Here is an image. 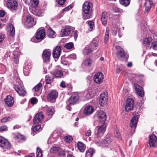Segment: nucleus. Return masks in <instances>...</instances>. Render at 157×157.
I'll return each instance as SVG.
<instances>
[{
    "mask_svg": "<svg viewBox=\"0 0 157 157\" xmlns=\"http://www.w3.org/2000/svg\"><path fill=\"white\" fill-rule=\"evenodd\" d=\"M107 126L106 123H99L97 128V132L94 137V141L96 143H100L101 145V137L105 131Z\"/></svg>",
    "mask_w": 157,
    "mask_h": 157,
    "instance_id": "f257e3e1",
    "label": "nucleus"
},
{
    "mask_svg": "<svg viewBox=\"0 0 157 157\" xmlns=\"http://www.w3.org/2000/svg\"><path fill=\"white\" fill-rule=\"evenodd\" d=\"M92 4L88 2H85L82 6V11L83 13V17L84 19L90 18L92 15Z\"/></svg>",
    "mask_w": 157,
    "mask_h": 157,
    "instance_id": "f03ea898",
    "label": "nucleus"
},
{
    "mask_svg": "<svg viewBox=\"0 0 157 157\" xmlns=\"http://www.w3.org/2000/svg\"><path fill=\"white\" fill-rule=\"evenodd\" d=\"M79 96L77 92L73 93L71 96L66 101L67 105H74L78 101Z\"/></svg>",
    "mask_w": 157,
    "mask_h": 157,
    "instance_id": "7ed1b4c3",
    "label": "nucleus"
},
{
    "mask_svg": "<svg viewBox=\"0 0 157 157\" xmlns=\"http://www.w3.org/2000/svg\"><path fill=\"white\" fill-rule=\"evenodd\" d=\"M36 22L30 15H28L26 17V21L25 22V26L27 28L33 27L36 24Z\"/></svg>",
    "mask_w": 157,
    "mask_h": 157,
    "instance_id": "20e7f679",
    "label": "nucleus"
},
{
    "mask_svg": "<svg viewBox=\"0 0 157 157\" xmlns=\"http://www.w3.org/2000/svg\"><path fill=\"white\" fill-rule=\"evenodd\" d=\"M0 147L4 149H9L11 148V146L7 139L0 136Z\"/></svg>",
    "mask_w": 157,
    "mask_h": 157,
    "instance_id": "39448f33",
    "label": "nucleus"
},
{
    "mask_svg": "<svg viewBox=\"0 0 157 157\" xmlns=\"http://www.w3.org/2000/svg\"><path fill=\"white\" fill-rule=\"evenodd\" d=\"M58 96V93L55 90L51 91L47 95V98L52 102H55Z\"/></svg>",
    "mask_w": 157,
    "mask_h": 157,
    "instance_id": "423d86ee",
    "label": "nucleus"
},
{
    "mask_svg": "<svg viewBox=\"0 0 157 157\" xmlns=\"http://www.w3.org/2000/svg\"><path fill=\"white\" fill-rule=\"evenodd\" d=\"M45 37V32L44 29H38L35 34V37L37 40L41 41Z\"/></svg>",
    "mask_w": 157,
    "mask_h": 157,
    "instance_id": "0eeeda50",
    "label": "nucleus"
},
{
    "mask_svg": "<svg viewBox=\"0 0 157 157\" xmlns=\"http://www.w3.org/2000/svg\"><path fill=\"white\" fill-rule=\"evenodd\" d=\"M117 50L116 55L119 59H121L122 58L125 57L126 54L122 47L119 46H117L116 47Z\"/></svg>",
    "mask_w": 157,
    "mask_h": 157,
    "instance_id": "6e6552de",
    "label": "nucleus"
},
{
    "mask_svg": "<svg viewBox=\"0 0 157 157\" xmlns=\"http://www.w3.org/2000/svg\"><path fill=\"white\" fill-rule=\"evenodd\" d=\"M149 144L150 147H155L157 146V138L155 135L149 136Z\"/></svg>",
    "mask_w": 157,
    "mask_h": 157,
    "instance_id": "1a4fd4ad",
    "label": "nucleus"
},
{
    "mask_svg": "<svg viewBox=\"0 0 157 157\" xmlns=\"http://www.w3.org/2000/svg\"><path fill=\"white\" fill-rule=\"evenodd\" d=\"M108 97L107 93L106 92L102 93L100 96L99 104L102 106H103L107 103Z\"/></svg>",
    "mask_w": 157,
    "mask_h": 157,
    "instance_id": "9d476101",
    "label": "nucleus"
},
{
    "mask_svg": "<svg viewBox=\"0 0 157 157\" xmlns=\"http://www.w3.org/2000/svg\"><path fill=\"white\" fill-rule=\"evenodd\" d=\"M97 117L99 123H106L105 122L106 119V115L104 112L101 110L99 111Z\"/></svg>",
    "mask_w": 157,
    "mask_h": 157,
    "instance_id": "9b49d317",
    "label": "nucleus"
},
{
    "mask_svg": "<svg viewBox=\"0 0 157 157\" xmlns=\"http://www.w3.org/2000/svg\"><path fill=\"white\" fill-rule=\"evenodd\" d=\"M134 106V101L132 98H128L126 101L125 109L128 112L133 109Z\"/></svg>",
    "mask_w": 157,
    "mask_h": 157,
    "instance_id": "f8f14e48",
    "label": "nucleus"
},
{
    "mask_svg": "<svg viewBox=\"0 0 157 157\" xmlns=\"http://www.w3.org/2000/svg\"><path fill=\"white\" fill-rule=\"evenodd\" d=\"M94 82L98 84H100L103 81L104 79L103 74L101 72L96 73L94 77Z\"/></svg>",
    "mask_w": 157,
    "mask_h": 157,
    "instance_id": "ddd939ff",
    "label": "nucleus"
},
{
    "mask_svg": "<svg viewBox=\"0 0 157 157\" xmlns=\"http://www.w3.org/2000/svg\"><path fill=\"white\" fill-rule=\"evenodd\" d=\"M51 55V52L48 49H45L43 51L42 54V57L44 61L45 62H49Z\"/></svg>",
    "mask_w": 157,
    "mask_h": 157,
    "instance_id": "4468645a",
    "label": "nucleus"
},
{
    "mask_svg": "<svg viewBox=\"0 0 157 157\" xmlns=\"http://www.w3.org/2000/svg\"><path fill=\"white\" fill-rule=\"evenodd\" d=\"M6 5L9 8L13 10H16L18 6L17 2L14 0H8L6 1Z\"/></svg>",
    "mask_w": 157,
    "mask_h": 157,
    "instance_id": "2eb2a0df",
    "label": "nucleus"
},
{
    "mask_svg": "<svg viewBox=\"0 0 157 157\" xmlns=\"http://www.w3.org/2000/svg\"><path fill=\"white\" fill-rule=\"evenodd\" d=\"M72 31V28L71 27L67 26L61 30L60 35L61 36H67L71 33Z\"/></svg>",
    "mask_w": 157,
    "mask_h": 157,
    "instance_id": "dca6fc26",
    "label": "nucleus"
},
{
    "mask_svg": "<svg viewBox=\"0 0 157 157\" xmlns=\"http://www.w3.org/2000/svg\"><path fill=\"white\" fill-rule=\"evenodd\" d=\"M4 100L6 104L8 107L12 106L14 102L13 97L10 95L7 96Z\"/></svg>",
    "mask_w": 157,
    "mask_h": 157,
    "instance_id": "f3484780",
    "label": "nucleus"
},
{
    "mask_svg": "<svg viewBox=\"0 0 157 157\" xmlns=\"http://www.w3.org/2000/svg\"><path fill=\"white\" fill-rule=\"evenodd\" d=\"M134 85L137 94L141 97H143L144 95V93L143 88L136 83H134Z\"/></svg>",
    "mask_w": 157,
    "mask_h": 157,
    "instance_id": "a211bd4d",
    "label": "nucleus"
},
{
    "mask_svg": "<svg viewBox=\"0 0 157 157\" xmlns=\"http://www.w3.org/2000/svg\"><path fill=\"white\" fill-rule=\"evenodd\" d=\"M14 88L20 96H24L26 94L25 91L21 86L15 85L14 86Z\"/></svg>",
    "mask_w": 157,
    "mask_h": 157,
    "instance_id": "6ab92c4d",
    "label": "nucleus"
},
{
    "mask_svg": "<svg viewBox=\"0 0 157 157\" xmlns=\"http://www.w3.org/2000/svg\"><path fill=\"white\" fill-rule=\"evenodd\" d=\"M155 3L153 2L152 0H145L144 5L146 6L145 12L148 13L150 10L151 7L155 5Z\"/></svg>",
    "mask_w": 157,
    "mask_h": 157,
    "instance_id": "aec40b11",
    "label": "nucleus"
},
{
    "mask_svg": "<svg viewBox=\"0 0 157 157\" xmlns=\"http://www.w3.org/2000/svg\"><path fill=\"white\" fill-rule=\"evenodd\" d=\"M44 117V114L42 112L37 113L34 118V123L37 124L40 123L42 121Z\"/></svg>",
    "mask_w": 157,
    "mask_h": 157,
    "instance_id": "412c9836",
    "label": "nucleus"
},
{
    "mask_svg": "<svg viewBox=\"0 0 157 157\" xmlns=\"http://www.w3.org/2000/svg\"><path fill=\"white\" fill-rule=\"evenodd\" d=\"M61 47L60 46H56L53 49L52 54L54 58H59L61 54Z\"/></svg>",
    "mask_w": 157,
    "mask_h": 157,
    "instance_id": "4be33fe9",
    "label": "nucleus"
},
{
    "mask_svg": "<svg viewBox=\"0 0 157 157\" xmlns=\"http://www.w3.org/2000/svg\"><path fill=\"white\" fill-rule=\"evenodd\" d=\"M108 13L105 11H104L102 13L101 20L102 24L104 26H105L107 23L108 20Z\"/></svg>",
    "mask_w": 157,
    "mask_h": 157,
    "instance_id": "5701e85b",
    "label": "nucleus"
},
{
    "mask_svg": "<svg viewBox=\"0 0 157 157\" xmlns=\"http://www.w3.org/2000/svg\"><path fill=\"white\" fill-rule=\"evenodd\" d=\"M94 111L93 107L91 106L88 105L85 108L84 113L85 115H88L92 113Z\"/></svg>",
    "mask_w": 157,
    "mask_h": 157,
    "instance_id": "b1692460",
    "label": "nucleus"
},
{
    "mask_svg": "<svg viewBox=\"0 0 157 157\" xmlns=\"http://www.w3.org/2000/svg\"><path fill=\"white\" fill-rule=\"evenodd\" d=\"M8 28L9 29V34L11 36H13L15 34V30L13 25L11 24H9L8 26Z\"/></svg>",
    "mask_w": 157,
    "mask_h": 157,
    "instance_id": "393cba45",
    "label": "nucleus"
},
{
    "mask_svg": "<svg viewBox=\"0 0 157 157\" xmlns=\"http://www.w3.org/2000/svg\"><path fill=\"white\" fill-rule=\"evenodd\" d=\"M138 117L136 116L134 117L132 119L130 124L132 128L135 129L136 128L138 122Z\"/></svg>",
    "mask_w": 157,
    "mask_h": 157,
    "instance_id": "a878e982",
    "label": "nucleus"
},
{
    "mask_svg": "<svg viewBox=\"0 0 157 157\" xmlns=\"http://www.w3.org/2000/svg\"><path fill=\"white\" fill-rule=\"evenodd\" d=\"M31 68V64L30 63H26L24 68V72L25 75H27V73H29V70Z\"/></svg>",
    "mask_w": 157,
    "mask_h": 157,
    "instance_id": "bb28decb",
    "label": "nucleus"
},
{
    "mask_svg": "<svg viewBox=\"0 0 157 157\" xmlns=\"http://www.w3.org/2000/svg\"><path fill=\"white\" fill-rule=\"evenodd\" d=\"M152 38L150 37L144 38L142 43L145 45H149L152 43Z\"/></svg>",
    "mask_w": 157,
    "mask_h": 157,
    "instance_id": "cd10ccee",
    "label": "nucleus"
},
{
    "mask_svg": "<svg viewBox=\"0 0 157 157\" xmlns=\"http://www.w3.org/2000/svg\"><path fill=\"white\" fill-rule=\"evenodd\" d=\"M47 33L48 36L50 38H53L56 36L55 32L51 28L48 29Z\"/></svg>",
    "mask_w": 157,
    "mask_h": 157,
    "instance_id": "c85d7f7f",
    "label": "nucleus"
},
{
    "mask_svg": "<svg viewBox=\"0 0 157 157\" xmlns=\"http://www.w3.org/2000/svg\"><path fill=\"white\" fill-rule=\"evenodd\" d=\"M14 139L18 142H20L25 140V136L21 134H18L14 137Z\"/></svg>",
    "mask_w": 157,
    "mask_h": 157,
    "instance_id": "c756f323",
    "label": "nucleus"
},
{
    "mask_svg": "<svg viewBox=\"0 0 157 157\" xmlns=\"http://www.w3.org/2000/svg\"><path fill=\"white\" fill-rule=\"evenodd\" d=\"M93 52V50L91 48L86 46L83 49V53L84 55H87Z\"/></svg>",
    "mask_w": 157,
    "mask_h": 157,
    "instance_id": "7c9ffc66",
    "label": "nucleus"
},
{
    "mask_svg": "<svg viewBox=\"0 0 157 157\" xmlns=\"http://www.w3.org/2000/svg\"><path fill=\"white\" fill-rule=\"evenodd\" d=\"M53 75L56 78H61L63 75V72L60 70H56L54 72Z\"/></svg>",
    "mask_w": 157,
    "mask_h": 157,
    "instance_id": "2f4dec72",
    "label": "nucleus"
},
{
    "mask_svg": "<svg viewBox=\"0 0 157 157\" xmlns=\"http://www.w3.org/2000/svg\"><path fill=\"white\" fill-rule=\"evenodd\" d=\"M78 147L79 150L81 152H84L86 147L84 144L80 142H79L78 143Z\"/></svg>",
    "mask_w": 157,
    "mask_h": 157,
    "instance_id": "473e14b6",
    "label": "nucleus"
},
{
    "mask_svg": "<svg viewBox=\"0 0 157 157\" xmlns=\"http://www.w3.org/2000/svg\"><path fill=\"white\" fill-rule=\"evenodd\" d=\"M55 111V109L53 107H49L47 109L46 113L48 116L52 115L54 113Z\"/></svg>",
    "mask_w": 157,
    "mask_h": 157,
    "instance_id": "72a5a7b5",
    "label": "nucleus"
},
{
    "mask_svg": "<svg viewBox=\"0 0 157 157\" xmlns=\"http://www.w3.org/2000/svg\"><path fill=\"white\" fill-rule=\"evenodd\" d=\"M94 153V151L93 149H89L86 152V157H92Z\"/></svg>",
    "mask_w": 157,
    "mask_h": 157,
    "instance_id": "f704fd0d",
    "label": "nucleus"
},
{
    "mask_svg": "<svg viewBox=\"0 0 157 157\" xmlns=\"http://www.w3.org/2000/svg\"><path fill=\"white\" fill-rule=\"evenodd\" d=\"M92 61L90 58H87L83 62V64L87 67L90 66L92 63Z\"/></svg>",
    "mask_w": 157,
    "mask_h": 157,
    "instance_id": "c9c22d12",
    "label": "nucleus"
},
{
    "mask_svg": "<svg viewBox=\"0 0 157 157\" xmlns=\"http://www.w3.org/2000/svg\"><path fill=\"white\" fill-rule=\"evenodd\" d=\"M102 140H101V144L100 145V143H98L99 144V146H102V144H109L110 143V142H111V139L110 137H106V138H105V139L104 140V141H103V142H102Z\"/></svg>",
    "mask_w": 157,
    "mask_h": 157,
    "instance_id": "e433bc0d",
    "label": "nucleus"
},
{
    "mask_svg": "<svg viewBox=\"0 0 157 157\" xmlns=\"http://www.w3.org/2000/svg\"><path fill=\"white\" fill-rule=\"evenodd\" d=\"M119 2L121 5L127 6L130 4V0H119Z\"/></svg>",
    "mask_w": 157,
    "mask_h": 157,
    "instance_id": "4c0bfd02",
    "label": "nucleus"
},
{
    "mask_svg": "<svg viewBox=\"0 0 157 157\" xmlns=\"http://www.w3.org/2000/svg\"><path fill=\"white\" fill-rule=\"evenodd\" d=\"M109 28H107L106 30L105 35L104 38V42L105 43L108 42L109 39Z\"/></svg>",
    "mask_w": 157,
    "mask_h": 157,
    "instance_id": "58836bf2",
    "label": "nucleus"
},
{
    "mask_svg": "<svg viewBox=\"0 0 157 157\" xmlns=\"http://www.w3.org/2000/svg\"><path fill=\"white\" fill-rule=\"evenodd\" d=\"M39 4L38 0H31L30 4L33 7H36Z\"/></svg>",
    "mask_w": 157,
    "mask_h": 157,
    "instance_id": "ea45409f",
    "label": "nucleus"
},
{
    "mask_svg": "<svg viewBox=\"0 0 157 157\" xmlns=\"http://www.w3.org/2000/svg\"><path fill=\"white\" fill-rule=\"evenodd\" d=\"M45 78L47 84H51L53 81V78H51L49 75L46 76Z\"/></svg>",
    "mask_w": 157,
    "mask_h": 157,
    "instance_id": "a19ab883",
    "label": "nucleus"
},
{
    "mask_svg": "<svg viewBox=\"0 0 157 157\" xmlns=\"http://www.w3.org/2000/svg\"><path fill=\"white\" fill-rule=\"evenodd\" d=\"M87 24L90 27L89 30L90 31H91L94 28V23L93 22L91 21H89L87 22Z\"/></svg>",
    "mask_w": 157,
    "mask_h": 157,
    "instance_id": "79ce46f5",
    "label": "nucleus"
},
{
    "mask_svg": "<svg viewBox=\"0 0 157 157\" xmlns=\"http://www.w3.org/2000/svg\"><path fill=\"white\" fill-rule=\"evenodd\" d=\"M42 154L41 150L37 147L36 148V157H42Z\"/></svg>",
    "mask_w": 157,
    "mask_h": 157,
    "instance_id": "37998d69",
    "label": "nucleus"
},
{
    "mask_svg": "<svg viewBox=\"0 0 157 157\" xmlns=\"http://www.w3.org/2000/svg\"><path fill=\"white\" fill-rule=\"evenodd\" d=\"M42 86V84L41 83H39L36 85L33 89L35 91H38Z\"/></svg>",
    "mask_w": 157,
    "mask_h": 157,
    "instance_id": "c03bdc74",
    "label": "nucleus"
},
{
    "mask_svg": "<svg viewBox=\"0 0 157 157\" xmlns=\"http://www.w3.org/2000/svg\"><path fill=\"white\" fill-rule=\"evenodd\" d=\"M59 147L53 146L51 149V151L53 153H56L59 149Z\"/></svg>",
    "mask_w": 157,
    "mask_h": 157,
    "instance_id": "a18cd8bd",
    "label": "nucleus"
},
{
    "mask_svg": "<svg viewBox=\"0 0 157 157\" xmlns=\"http://www.w3.org/2000/svg\"><path fill=\"white\" fill-rule=\"evenodd\" d=\"M74 47V45L72 43H68L65 44V47L68 49H70Z\"/></svg>",
    "mask_w": 157,
    "mask_h": 157,
    "instance_id": "49530a36",
    "label": "nucleus"
},
{
    "mask_svg": "<svg viewBox=\"0 0 157 157\" xmlns=\"http://www.w3.org/2000/svg\"><path fill=\"white\" fill-rule=\"evenodd\" d=\"M11 118L10 117H6L2 118L1 121V122L2 123H4L8 121H11Z\"/></svg>",
    "mask_w": 157,
    "mask_h": 157,
    "instance_id": "de8ad7c7",
    "label": "nucleus"
},
{
    "mask_svg": "<svg viewBox=\"0 0 157 157\" xmlns=\"http://www.w3.org/2000/svg\"><path fill=\"white\" fill-rule=\"evenodd\" d=\"M65 141L68 143H70L72 140V138L70 136H66L64 137Z\"/></svg>",
    "mask_w": 157,
    "mask_h": 157,
    "instance_id": "09e8293b",
    "label": "nucleus"
},
{
    "mask_svg": "<svg viewBox=\"0 0 157 157\" xmlns=\"http://www.w3.org/2000/svg\"><path fill=\"white\" fill-rule=\"evenodd\" d=\"M30 101L32 104L34 105L37 102L38 100L37 98L33 97L30 99Z\"/></svg>",
    "mask_w": 157,
    "mask_h": 157,
    "instance_id": "8fccbe9b",
    "label": "nucleus"
},
{
    "mask_svg": "<svg viewBox=\"0 0 157 157\" xmlns=\"http://www.w3.org/2000/svg\"><path fill=\"white\" fill-rule=\"evenodd\" d=\"M151 48L153 49L157 50V42H154L152 44Z\"/></svg>",
    "mask_w": 157,
    "mask_h": 157,
    "instance_id": "3c124183",
    "label": "nucleus"
},
{
    "mask_svg": "<svg viewBox=\"0 0 157 157\" xmlns=\"http://www.w3.org/2000/svg\"><path fill=\"white\" fill-rule=\"evenodd\" d=\"M115 136L117 138L119 139H121V136L118 130H116L115 131Z\"/></svg>",
    "mask_w": 157,
    "mask_h": 157,
    "instance_id": "603ef678",
    "label": "nucleus"
},
{
    "mask_svg": "<svg viewBox=\"0 0 157 157\" xmlns=\"http://www.w3.org/2000/svg\"><path fill=\"white\" fill-rule=\"evenodd\" d=\"M41 128L40 125L39 124L36 125L33 128V130L34 132H36L39 130Z\"/></svg>",
    "mask_w": 157,
    "mask_h": 157,
    "instance_id": "864d4df0",
    "label": "nucleus"
},
{
    "mask_svg": "<svg viewBox=\"0 0 157 157\" xmlns=\"http://www.w3.org/2000/svg\"><path fill=\"white\" fill-rule=\"evenodd\" d=\"M13 62L17 64L19 62V58L18 56L15 55L13 57Z\"/></svg>",
    "mask_w": 157,
    "mask_h": 157,
    "instance_id": "5fc2aeb1",
    "label": "nucleus"
},
{
    "mask_svg": "<svg viewBox=\"0 0 157 157\" xmlns=\"http://www.w3.org/2000/svg\"><path fill=\"white\" fill-rule=\"evenodd\" d=\"M5 37V35L2 33H0V44L3 41Z\"/></svg>",
    "mask_w": 157,
    "mask_h": 157,
    "instance_id": "6e6d98bb",
    "label": "nucleus"
},
{
    "mask_svg": "<svg viewBox=\"0 0 157 157\" xmlns=\"http://www.w3.org/2000/svg\"><path fill=\"white\" fill-rule=\"evenodd\" d=\"M66 0H56L58 3L61 6L63 5L65 3Z\"/></svg>",
    "mask_w": 157,
    "mask_h": 157,
    "instance_id": "4d7b16f0",
    "label": "nucleus"
},
{
    "mask_svg": "<svg viewBox=\"0 0 157 157\" xmlns=\"http://www.w3.org/2000/svg\"><path fill=\"white\" fill-rule=\"evenodd\" d=\"M7 127L6 126H3L0 127V131L2 132L6 130Z\"/></svg>",
    "mask_w": 157,
    "mask_h": 157,
    "instance_id": "13d9d810",
    "label": "nucleus"
},
{
    "mask_svg": "<svg viewBox=\"0 0 157 157\" xmlns=\"http://www.w3.org/2000/svg\"><path fill=\"white\" fill-rule=\"evenodd\" d=\"M98 41L95 39H94L92 41V43L94 47H97L98 45Z\"/></svg>",
    "mask_w": 157,
    "mask_h": 157,
    "instance_id": "bf43d9fd",
    "label": "nucleus"
},
{
    "mask_svg": "<svg viewBox=\"0 0 157 157\" xmlns=\"http://www.w3.org/2000/svg\"><path fill=\"white\" fill-rule=\"evenodd\" d=\"M78 32L77 30L74 31V36L75 40H76L78 36Z\"/></svg>",
    "mask_w": 157,
    "mask_h": 157,
    "instance_id": "052dcab7",
    "label": "nucleus"
},
{
    "mask_svg": "<svg viewBox=\"0 0 157 157\" xmlns=\"http://www.w3.org/2000/svg\"><path fill=\"white\" fill-rule=\"evenodd\" d=\"M58 132H60L59 130L55 131L53 132V135L55 136H58L59 135V133H58Z\"/></svg>",
    "mask_w": 157,
    "mask_h": 157,
    "instance_id": "680f3d73",
    "label": "nucleus"
},
{
    "mask_svg": "<svg viewBox=\"0 0 157 157\" xmlns=\"http://www.w3.org/2000/svg\"><path fill=\"white\" fill-rule=\"evenodd\" d=\"M60 85L61 87L63 88H65L66 87L65 82L63 81H62V82H61Z\"/></svg>",
    "mask_w": 157,
    "mask_h": 157,
    "instance_id": "e2e57ef3",
    "label": "nucleus"
},
{
    "mask_svg": "<svg viewBox=\"0 0 157 157\" xmlns=\"http://www.w3.org/2000/svg\"><path fill=\"white\" fill-rule=\"evenodd\" d=\"M6 14V12L3 10H0V17H4Z\"/></svg>",
    "mask_w": 157,
    "mask_h": 157,
    "instance_id": "0e129e2a",
    "label": "nucleus"
},
{
    "mask_svg": "<svg viewBox=\"0 0 157 157\" xmlns=\"http://www.w3.org/2000/svg\"><path fill=\"white\" fill-rule=\"evenodd\" d=\"M58 155L59 156H64L65 155V153L64 151H61L59 152Z\"/></svg>",
    "mask_w": 157,
    "mask_h": 157,
    "instance_id": "69168bd1",
    "label": "nucleus"
},
{
    "mask_svg": "<svg viewBox=\"0 0 157 157\" xmlns=\"http://www.w3.org/2000/svg\"><path fill=\"white\" fill-rule=\"evenodd\" d=\"M38 12L35 15L38 16H42L41 14L43 13V11L41 10H39L38 11Z\"/></svg>",
    "mask_w": 157,
    "mask_h": 157,
    "instance_id": "338daca9",
    "label": "nucleus"
},
{
    "mask_svg": "<svg viewBox=\"0 0 157 157\" xmlns=\"http://www.w3.org/2000/svg\"><path fill=\"white\" fill-rule=\"evenodd\" d=\"M91 134V131L90 130H87V132L86 133L85 135H86V136H90Z\"/></svg>",
    "mask_w": 157,
    "mask_h": 157,
    "instance_id": "774afa93",
    "label": "nucleus"
}]
</instances>
